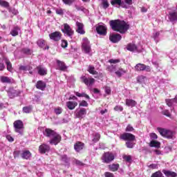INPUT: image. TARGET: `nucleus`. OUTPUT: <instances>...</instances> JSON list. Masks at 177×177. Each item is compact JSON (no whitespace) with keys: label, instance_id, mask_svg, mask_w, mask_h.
<instances>
[{"label":"nucleus","instance_id":"28","mask_svg":"<svg viewBox=\"0 0 177 177\" xmlns=\"http://www.w3.org/2000/svg\"><path fill=\"white\" fill-rule=\"evenodd\" d=\"M37 68L38 74L39 75H46L48 73V70L46 68H44V66H37Z\"/></svg>","mask_w":177,"mask_h":177},{"label":"nucleus","instance_id":"45","mask_svg":"<svg viewBox=\"0 0 177 177\" xmlns=\"http://www.w3.org/2000/svg\"><path fill=\"white\" fill-rule=\"evenodd\" d=\"M54 113L57 115H59L63 113V109L62 107H57L54 109Z\"/></svg>","mask_w":177,"mask_h":177},{"label":"nucleus","instance_id":"59","mask_svg":"<svg viewBox=\"0 0 177 177\" xmlns=\"http://www.w3.org/2000/svg\"><path fill=\"white\" fill-rule=\"evenodd\" d=\"M68 46V43L67 42V41L66 40L62 41V44H61L62 48H67Z\"/></svg>","mask_w":177,"mask_h":177},{"label":"nucleus","instance_id":"55","mask_svg":"<svg viewBox=\"0 0 177 177\" xmlns=\"http://www.w3.org/2000/svg\"><path fill=\"white\" fill-rule=\"evenodd\" d=\"M79 106L80 107H88V102H86L85 100H83L80 103Z\"/></svg>","mask_w":177,"mask_h":177},{"label":"nucleus","instance_id":"1","mask_svg":"<svg viewBox=\"0 0 177 177\" xmlns=\"http://www.w3.org/2000/svg\"><path fill=\"white\" fill-rule=\"evenodd\" d=\"M109 24L113 31L120 34H125L129 30V24L120 19L111 20Z\"/></svg>","mask_w":177,"mask_h":177},{"label":"nucleus","instance_id":"41","mask_svg":"<svg viewBox=\"0 0 177 177\" xmlns=\"http://www.w3.org/2000/svg\"><path fill=\"white\" fill-rule=\"evenodd\" d=\"M137 80L141 84L146 83V82L147 81V77L145 75H140L138 76Z\"/></svg>","mask_w":177,"mask_h":177},{"label":"nucleus","instance_id":"21","mask_svg":"<svg viewBox=\"0 0 177 177\" xmlns=\"http://www.w3.org/2000/svg\"><path fill=\"white\" fill-rule=\"evenodd\" d=\"M66 104L68 110H74L78 106V102L75 101H68Z\"/></svg>","mask_w":177,"mask_h":177},{"label":"nucleus","instance_id":"9","mask_svg":"<svg viewBox=\"0 0 177 177\" xmlns=\"http://www.w3.org/2000/svg\"><path fill=\"white\" fill-rule=\"evenodd\" d=\"M136 71H147L150 73L151 71V68L149 66H146L145 64L138 63L135 66Z\"/></svg>","mask_w":177,"mask_h":177},{"label":"nucleus","instance_id":"43","mask_svg":"<svg viewBox=\"0 0 177 177\" xmlns=\"http://www.w3.org/2000/svg\"><path fill=\"white\" fill-rule=\"evenodd\" d=\"M88 71L90 74H93V75H96V74H97V71L95 70V66L91 65L88 66Z\"/></svg>","mask_w":177,"mask_h":177},{"label":"nucleus","instance_id":"29","mask_svg":"<svg viewBox=\"0 0 177 177\" xmlns=\"http://www.w3.org/2000/svg\"><path fill=\"white\" fill-rule=\"evenodd\" d=\"M161 32H162V31H157L154 32L152 35V38L154 39L156 44L160 42V35H161Z\"/></svg>","mask_w":177,"mask_h":177},{"label":"nucleus","instance_id":"2","mask_svg":"<svg viewBox=\"0 0 177 177\" xmlns=\"http://www.w3.org/2000/svg\"><path fill=\"white\" fill-rule=\"evenodd\" d=\"M157 131L161 136H163V138H166L167 139H174L175 131L161 127H158Z\"/></svg>","mask_w":177,"mask_h":177},{"label":"nucleus","instance_id":"47","mask_svg":"<svg viewBox=\"0 0 177 177\" xmlns=\"http://www.w3.org/2000/svg\"><path fill=\"white\" fill-rule=\"evenodd\" d=\"M102 8L104 9H107L110 6V3H109V1L107 0H102Z\"/></svg>","mask_w":177,"mask_h":177},{"label":"nucleus","instance_id":"16","mask_svg":"<svg viewBox=\"0 0 177 177\" xmlns=\"http://www.w3.org/2000/svg\"><path fill=\"white\" fill-rule=\"evenodd\" d=\"M167 19H169V21H170L171 23H176L177 21V12H169L168 15H167Z\"/></svg>","mask_w":177,"mask_h":177},{"label":"nucleus","instance_id":"30","mask_svg":"<svg viewBox=\"0 0 177 177\" xmlns=\"http://www.w3.org/2000/svg\"><path fill=\"white\" fill-rule=\"evenodd\" d=\"M74 149L75 150V151H81V150H82V149H84V143L81 142H77L74 145Z\"/></svg>","mask_w":177,"mask_h":177},{"label":"nucleus","instance_id":"56","mask_svg":"<svg viewBox=\"0 0 177 177\" xmlns=\"http://www.w3.org/2000/svg\"><path fill=\"white\" fill-rule=\"evenodd\" d=\"M21 154V151H15L13 153V156L15 158H18V157Z\"/></svg>","mask_w":177,"mask_h":177},{"label":"nucleus","instance_id":"63","mask_svg":"<svg viewBox=\"0 0 177 177\" xmlns=\"http://www.w3.org/2000/svg\"><path fill=\"white\" fill-rule=\"evenodd\" d=\"M163 114H164V115H166L167 117H171V113L168 110H164Z\"/></svg>","mask_w":177,"mask_h":177},{"label":"nucleus","instance_id":"13","mask_svg":"<svg viewBox=\"0 0 177 177\" xmlns=\"http://www.w3.org/2000/svg\"><path fill=\"white\" fill-rule=\"evenodd\" d=\"M81 80L87 86H92L93 84H95V80L93 77L82 76Z\"/></svg>","mask_w":177,"mask_h":177},{"label":"nucleus","instance_id":"42","mask_svg":"<svg viewBox=\"0 0 177 177\" xmlns=\"http://www.w3.org/2000/svg\"><path fill=\"white\" fill-rule=\"evenodd\" d=\"M125 73H127V71H125V70H124L122 68H120L116 72H115L117 77H122V75H124V74H125Z\"/></svg>","mask_w":177,"mask_h":177},{"label":"nucleus","instance_id":"52","mask_svg":"<svg viewBox=\"0 0 177 177\" xmlns=\"http://www.w3.org/2000/svg\"><path fill=\"white\" fill-rule=\"evenodd\" d=\"M3 58L0 59V71H3L5 70V64H3Z\"/></svg>","mask_w":177,"mask_h":177},{"label":"nucleus","instance_id":"7","mask_svg":"<svg viewBox=\"0 0 177 177\" xmlns=\"http://www.w3.org/2000/svg\"><path fill=\"white\" fill-rule=\"evenodd\" d=\"M127 50H129L130 52H135L136 53H140L142 52V46H136L134 44H129L127 46Z\"/></svg>","mask_w":177,"mask_h":177},{"label":"nucleus","instance_id":"26","mask_svg":"<svg viewBox=\"0 0 177 177\" xmlns=\"http://www.w3.org/2000/svg\"><path fill=\"white\" fill-rule=\"evenodd\" d=\"M37 44L38 46H39V48H42V49H44V50H46V49H49V46H46V41H45V40L44 39L38 40Z\"/></svg>","mask_w":177,"mask_h":177},{"label":"nucleus","instance_id":"53","mask_svg":"<svg viewBox=\"0 0 177 177\" xmlns=\"http://www.w3.org/2000/svg\"><path fill=\"white\" fill-rule=\"evenodd\" d=\"M31 68H31L30 66H21L19 67V70H22L23 71H28L31 70Z\"/></svg>","mask_w":177,"mask_h":177},{"label":"nucleus","instance_id":"50","mask_svg":"<svg viewBox=\"0 0 177 177\" xmlns=\"http://www.w3.org/2000/svg\"><path fill=\"white\" fill-rule=\"evenodd\" d=\"M147 165L148 168H149L150 169H158V165H157V164H151V165L147 164Z\"/></svg>","mask_w":177,"mask_h":177},{"label":"nucleus","instance_id":"22","mask_svg":"<svg viewBox=\"0 0 177 177\" xmlns=\"http://www.w3.org/2000/svg\"><path fill=\"white\" fill-rule=\"evenodd\" d=\"M36 88L40 91H45V88H46V83L42 80H39L36 84Z\"/></svg>","mask_w":177,"mask_h":177},{"label":"nucleus","instance_id":"32","mask_svg":"<svg viewBox=\"0 0 177 177\" xmlns=\"http://www.w3.org/2000/svg\"><path fill=\"white\" fill-rule=\"evenodd\" d=\"M19 32H20V28L18 26H15L10 31V34L12 37L19 35Z\"/></svg>","mask_w":177,"mask_h":177},{"label":"nucleus","instance_id":"64","mask_svg":"<svg viewBox=\"0 0 177 177\" xmlns=\"http://www.w3.org/2000/svg\"><path fill=\"white\" fill-rule=\"evenodd\" d=\"M64 3H65V5H71V3H73V0H62Z\"/></svg>","mask_w":177,"mask_h":177},{"label":"nucleus","instance_id":"61","mask_svg":"<svg viewBox=\"0 0 177 177\" xmlns=\"http://www.w3.org/2000/svg\"><path fill=\"white\" fill-rule=\"evenodd\" d=\"M133 131V127L131 126V124H129L127 128H126V131L127 132H132Z\"/></svg>","mask_w":177,"mask_h":177},{"label":"nucleus","instance_id":"23","mask_svg":"<svg viewBox=\"0 0 177 177\" xmlns=\"http://www.w3.org/2000/svg\"><path fill=\"white\" fill-rule=\"evenodd\" d=\"M3 62L6 63L7 66V70L12 73V71H13V68L12 67V63L10 62L9 59H8V57H3Z\"/></svg>","mask_w":177,"mask_h":177},{"label":"nucleus","instance_id":"10","mask_svg":"<svg viewBox=\"0 0 177 177\" xmlns=\"http://www.w3.org/2000/svg\"><path fill=\"white\" fill-rule=\"evenodd\" d=\"M82 50L84 53H86L87 55H89L91 53V51L92 50L91 49V44H89V41L88 39L84 38V42L82 44Z\"/></svg>","mask_w":177,"mask_h":177},{"label":"nucleus","instance_id":"3","mask_svg":"<svg viewBox=\"0 0 177 177\" xmlns=\"http://www.w3.org/2000/svg\"><path fill=\"white\" fill-rule=\"evenodd\" d=\"M62 31L65 37H69V38H73L74 35V30L71 28V26L68 24H64L62 26Z\"/></svg>","mask_w":177,"mask_h":177},{"label":"nucleus","instance_id":"35","mask_svg":"<svg viewBox=\"0 0 177 177\" xmlns=\"http://www.w3.org/2000/svg\"><path fill=\"white\" fill-rule=\"evenodd\" d=\"M92 142H93V143H97L100 140V134L99 133H93L92 134Z\"/></svg>","mask_w":177,"mask_h":177},{"label":"nucleus","instance_id":"60","mask_svg":"<svg viewBox=\"0 0 177 177\" xmlns=\"http://www.w3.org/2000/svg\"><path fill=\"white\" fill-rule=\"evenodd\" d=\"M149 136H150V138H151V139L152 140H156V139H157V138H158V137L157 136V134H156V133H150Z\"/></svg>","mask_w":177,"mask_h":177},{"label":"nucleus","instance_id":"8","mask_svg":"<svg viewBox=\"0 0 177 177\" xmlns=\"http://www.w3.org/2000/svg\"><path fill=\"white\" fill-rule=\"evenodd\" d=\"M75 115L76 118L82 120L86 115V109L85 108H78L75 111Z\"/></svg>","mask_w":177,"mask_h":177},{"label":"nucleus","instance_id":"40","mask_svg":"<svg viewBox=\"0 0 177 177\" xmlns=\"http://www.w3.org/2000/svg\"><path fill=\"white\" fill-rule=\"evenodd\" d=\"M75 94L77 96V97H85L87 99V100H89L90 97L89 95H88L85 93H78V92H75Z\"/></svg>","mask_w":177,"mask_h":177},{"label":"nucleus","instance_id":"31","mask_svg":"<svg viewBox=\"0 0 177 177\" xmlns=\"http://www.w3.org/2000/svg\"><path fill=\"white\" fill-rule=\"evenodd\" d=\"M21 158L24 160H28L31 157V152L30 151H24L21 153Z\"/></svg>","mask_w":177,"mask_h":177},{"label":"nucleus","instance_id":"39","mask_svg":"<svg viewBox=\"0 0 177 177\" xmlns=\"http://www.w3.org/2000/svg\"><path fill=\"white\" fill-rule=\"evenodd\" d=\"M109 167L110 171H112L113 172H115V171H118V168H120V165L113 164V165H110Z\"/></svg>","mask_w":177,"mask_h":177},{"label":"nucleus","instance_id":"58","mask_svg":"<svg viewBox=\"0 0 177 177\" xmlns=\"http://www.w3.org/2000/svg\"><path fill=\"white\" fill-rule=\"evenodd\" d=\"M120 60L119 59H111L109 60V62L113 64H116V63H120Z\"/></svg>","mask_w":177,"mask_h":177},{"label":"nucleus","instance_id":"20","mask_svg":"<svg viewBox=\"0 0 177 177\" xmlns=\"http://www.w3.org/2000/svg\"><path fill=\"white\" fill-rule=\"evenodd\" d=\"M121 139L127 141L135 140V136L129 133H124L121 136Z\"/></svg>","mask_w":177,"mask_h":177},{"label":"nucleus","instance_id":"62","mask_svg":"<svg viewBox=\"0 0 177 177\" xmlns=\"http://www.w3.org/2000/svg\"><path fill=\"white\" fill-rule=\"evenodd\" d=\"M104 176L105 177H114V174H113V173L106 171L104 173Z\"/></svg>","mask_w":177,"mask_h":177},{"label":"nucleus","instance_id":"17","mask_svg":"<svg viewBox=\"0 0 177 177\" xmlns=\"http://www.w3.org/2000/svg\"><path fill=\"white\" fill-rule=\"evenodd\" d=\"M75 26L77 27L76 32L80 34V35H84L85 34V30L84 29V24L76 21Z\"/></svg>","mask_w":177,"mask_h":177},{"label":"nucleus","instance_id":"27","mask_svg":"<svg viewBox=\"0 0 177 177\" xmlns=\"http://www.w3.org/2000/svg\"><path fill=\"white\" fill-rule=\"evenodd\" d=\"M162 173L165 175L166 177H177L176 172L170 170L163 169Z\"/></svg>","mask_w":177,"mask_h":177},{"label":"nucleus","instance_id":"37","mask_svg":"<svg viewBox=\"0 0 177 177\" xmlns=\"http://www.w3.org/2000/svg\"><path fill=\"white\" fill-rule=\"evenodd\" d=\"M61 161L68 165L70 164V158L67 157V155H62L61 156Z\"/></svg>","mask_w":177,"mask_h":177},{"label":"nucleus","instance_id":"14","mask_svg":"<svg viewBox=\"0 0 177 177\" xmlns=\"http://www.w3.org/2000/svg\"><path fill=\"white\" fill-rule=\"evenodd\" d=\"M96 31L100 35H106L107 34V28H106V25L102 24L96 27Z\"/></svg>","mask_w":177,"mask_h":177},{"label":"nucleus","instance_id":"44","mask_svg":"<svg viewBox=\"0 0 177 177\" xmlns=\"http://www.w3.org/2000/svg\"><path fill=\"white\" fill-rule=\"evenodd\" d=\"M32 111V108L31 106H24L23 108V112L28 114Z\"/></svg>","mask_w":177,"mask_h":177},{"label":"nucleus","instance_id":"24","mask_svg":"<svg viewBox=\"0 0 177 177\" xmlns=\"http://www.w3.org/2000/svg\"><path fill=\"white\" fill-rule=\"evenodd\" d=\"M57 66L58 70H60L61 71H66V70H67V66H66V64L60 60H57Z\"/></svg>","mask_w":177,"mask_h":177},{"label":"nucleus","instance_id":"15","mask_svg":"<svg viewBox=\"0 0 177 177\" xmlns=\"http://www.w3.org/2000/svg\"><path fill=\"white\" fill-rule=\"evenodd\" d=\"M50 39L54 41L55 42H57V41H60L62 39V33L60 32H54L49 35Z\"/></svg>","mask_w":177,"mask_h":177},{"label":"nucleus","instance_id":"19","mask_svg":"<svg viewBox=\"0 0 177 177\" xmlns=\"http://www.w3.org/2000/svg\"><path fill=\"white\" fill-rule=\"evenodd\" d=\"M49 150H50V147L46 144H42L39 147V151L41 154H45V153H48Z\"/></svg>","mask_w":177,"mask_h":177},{"label":"nucleus","instance_id":"12","mask_svg":"<svg viewBox=\"0 0 177 177\" xmlns=\"http://www.w3.org/2000/svg\"><path fill=\"white\" fill-rule=\"evenodd\" d=\"M60 142H62V136H60V134L57 133H56L53 137H51V139L49 141L50 145H55V146L59 145Z\"/></svg>","mask_w":177,"mask_h":177},{"label":"nucleus","instance_id":"6","mask_svg":"<svg viewBox=\"0 0 177 177\" xmlns=\"http://www.w3.org/2000/svg\"><path fill=\"white\" fill-rule=\"evenodd\" d=\"M7 93L9 96V98L13 99V98L19 96V95H20V93H21V91H20V90H19V89H15V88L10 87L7 91Z\"/></svg>","mask_w":177,"mask_h":177},{"label":"nucleus","instance_id":"11","mask_svg":"<svg viewBox=\"0 0 177 177\" xmlns=\"http://www.w3.org/2000/svg\"><path fill=\"white\" fill-rule=\"evenodd\" d=\"M111 5H112V6H115V8L121 7L124 9H128V6H127L124 1H122V0H111Z\"/></svg>","mask_w":177,"mask_h":177},{"label":"nucleus","instance_id":"5","mask_svg":"<svg viewBox=\"0 0 177 177\" xmlns=\"http://www.w3.org/2000/svg\"><path fill=\"white\" fill-rule=\"evenodd\" d=\"M114 158H115V156L111 152H106L102 156V161L106 164H110L111 161L114 160Z\"/></svg>","mask_w":177,"mask_h":177},{"label":"nucleus","instance_id":"49","mask_svg":"<svg viewBox=\"0 0 177 177\" xmlns=\"http://www.w3.org/2000/svg\"><path fill=\"white\" fill-rule=\"evenodd\" d=\"M22 53H24L25 55H31L32 53V51L30 48H23L22 49Z\"/></svg>","mask_w":177,"mask_h":177},{"label":"nucleus","instance_id":"4","mask_svg":"<svg viewBox=\"0 0 177 177\" xmlns=\"http://www.w3.org/2000/svg\"><path fill=\"white\" fill-rule=\"evenodd\" d=\"M15 131L19 135H23L24 132V124L21 120H17L14 122Z\"/></svg>","mask_w":177,"mask_h":177},{"label":"nucleus","instance_id":"51","mask_svg":"<svg viewBox=\"0 0 177 177\" xmlns=\"http://www.w3.org/2000/svg\"><path fill=\"white\" fill-rule=\"evenodd\" d=\"M126 146L128 149H133V140L127 141Z\"/></svg>","mask_w":177,"mask_h":177},{"label":"nucleus","instance_id":"57","mask_svg":"<svg viewBox=\"0 0 177 177\" xmlns=\"http://www.w3.org/2000/svg\"><path fill=\"white\" fill-rule=\"evenodd\" d=\"M122 1L128 6V9H129V6L132 5V0H124Z\"/></svg>","mask_w":177,"mask_h":177},{"label":"nucleus","instance_id":"48","mask_svg":"<svg viewBox=\"0 0 177 177\" xmlns=\"http://www.w3.org/2000/svg\"><path fill=\"white\" fill-rule=\"evenodd\" d=\"M151 177H165L161 171H158L153 173Z\"/></svg>","mask_w":177,"mask_h":177},{"label":"nucleus","instance_id":"36","mask_svg":"<svg viewBox=\"0 0 177 177\" xmlns=\"http://www.w3.org/2000/svg\"><path fill=\"white\" fill-rule=\"evenodd\" d=\"M13 80H12L10 77H8L6 76H2L1 77V82H3V84H10L12 83Z\"/></svg>","mask_w":177,"mask_h":177},{"label":"nucleus","instance_id":"33","mask_svg":"<svg viewBox=\"0 0 177 177\" xmlns=\"http://www.w3.org/2000/svg\"><path fill=\"white\" fill-rule=\"evenodd\" d=\"M166 103L169 107H171V106H175L177 103V95L175 97L174 99L172 100H166Z\"/></svg>","mask_w":177,"mask_h":177},{"label":"nucleus","instance_id":"34","mask_svg":"<svg viewBox=\"0 0 177 177\" xmlns=\"http://www.w3.org/2000/svg\"><path fill=\"white\" fill-rule=\"evenodd\" d=\"M136 104V101L131 99H126V105L128 106V107H135Z\"/></svg>","mask_w":177,"mask_h":177},{"label":"nucleus","instance_id":"54","mask_svg":"<svg viewBox=\"0 0 177 177\" xmlns=\"http://www.w3.org/2000/svg\"><path fill=\"white\" fill-rule=\"evenodd\" d=\"M115 111H122L124 108L121 105H117L114 107Z\"/></svg>","mask_w":177,"mask_h":177},{"label":"nucleus","instance_id":"18","mask_svg":"<svg viewBox=\"0 0 177 177\" xmlns=\"http://www.w3.org/2000/svg\"><path fill=\"white\" fill-rule=\"evenodd\" d=\"M122 37L120 34H113L109 36V39L111 42L113 44H117V42H120L121 41Z\"/></svg>","mask_w":177,"mask_h":177},{"label":"nucleus","instance_id":"46","mask_svg":"<svg viewBox=\"0 0 177 177\" xmlns=\"http://www.w3.org/2000/svg\"><path fill=\"white\" fill-rule=\"evenodd\" d=\"M0 6H2L3 8H9V3L3 0H0Z\"/></svg>","mask_w":177,"mask_h":177},{"label":"nucleus","instance_id":"25","mask_svg":"<svg viewBox=\"0 0 177 177\" xmlns=\"http://www.w3.org/2000/svg\"><path fill=\"white\" fill-rule=\"evenodd\" d=\"M55 133L56 131L50 129H46L44 131V136H46L47 138H52Z\"/></svg>","mask_w":177,"mask_h":177},{"label":"nucleus","instance_id":"38","mask_svg":"<svg viewBox=\"0 0 177 177\" xmlns=\"http://www.w3.org/2000/svg\"><path fill=\"white\" fill-rule=\"evenodd\" d=\"M150 147H156L158 149L160 146H161V144L160 142L156 141V140H151L149 144Z\"/></svg>","mask_w":177,"mask_h":177}]
</instances>
